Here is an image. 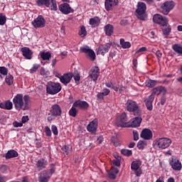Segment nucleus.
I'll return each instance as SVG.
<instances>
[{"mask_svg": "<svg viewBox=\"0 0 182 182\" xmlns=\"http://www.w3.org/2000/svg\"><path fill=\"white\" fill-rule=\"evenodd\" d=\"M125 109L129 113H133L134 116H141V109L139 104L133 100H128L125 103Z\"/></svg>", "mask_w": 182, "mask_h": 182, "instance_id": "nucleus-1", "label": "nucleus"}, {"mask_svg": "<svg viewBox=\"0 0 182 182\" xmlns=\"http://www.w3.org/2000/svg\"><path fill=\"white\" fill-rule=\"evenodd\" d=\"M55 171H56V167L55 166V164H52L49 170L43 171L38 174V181L48 182L49 179L52 177V175L54 174Z\"/></svg>", "mask_w": 182, "mask_h": 182, "instance_id": "nucleus-2", "label": "nucleus"}, {"mask_svg": "<svg viewBox=\"0 0 182 182\" xmlns=\"http://www.w3.org/2000/svg\"><path fill=\"white\" fill-rule=\"evenodd\" d=\"M62 90V85L60 83H56L54 82H48L46 85V93L48 95H57Z\"/></svg>", "mask_w": 182, "mask_h": 182, "instance_id": "nucleus-3", "label": "nucleus"}, {"mask_svg": "<svg viewBox=\"0 0 182 182\" xmlns=\"http://www.w3.org/2000/svg\"><path fill=\"white\" fill-rule=\"evenodd\" d=\"M146 9H147L146 3L139 1L137 4V9H136V16L138 19H140V21H146V18H147V16L146 15Z\"/></svg>", "mask_w": 182, "mask_h": 182, "instance_id": "nucleus-4", "label": "nucleus"}, {"mask_svg": "<svg viewBox=\"0 0 182 182\" xmlns=\"http://www.w3.org/2000/svg\"><path fill=\"white\" fill-rule=\"evenodd\" d=\"M116 124L118 127H129V117L126 112H122L117 117Z\"/></svg>", "mask_w": 182, "mask_h": 182, "instance_id": "nucleus-5", "label": "nucleus"}, {"mask_svg": "<svg viewBox=\"0 0 182 182\" xmlns=\"http://www.w3.org/2000/svg\"><path fill=\"white\" fill-rule=\"evenodd\" d=\"M154 142L160 150H165V149L170 147V144H171V139L166 137L158 138L154 141Z\"/></svg>", "mask_w": 182, "mask_h": 182, "instance_id": "nucleus-6", "label": "nucleus"}, {"mask_svg": "<svg viewBox=\"0 0 182 182\" xmlns=\"http://www.w3.org/2000/svg\"><path fill=\"white\" fill-rule=\"evenodd\" d=\"M153 22L162 28L168 25V19L166 16H163L161 14H156L153 16Z\"/></svg>", "mask_w": 182, "mask_h": 182, "instance_id": "nucleus-7", "label": "nucleus"}, {"mask_svg": "<svg viewBox=\"0 0 182 182\" xmlns=\"http://www.w3.org/2000/svg\"><path fill=\"white\" fill-rule=\"evenodd\" d=\"M174 6H176V4L173 1H165L161 6V13L164 15H168L170 14V11L173 9Z\"/></svg>", "mask_w": 182, "mask_h": 182, "instance_id": "nucleus-8", "label": "nucleus"}, {"mask_svg": "<svg viewBox=\"0 0 182 182\" xmlns=\"http://www.w3.org/2000/svg\"><path fill=\"white\" fill-rule=\"evenodd\" d=\"M31 23L35 29H38L39 28H45L46 21L45 20V18H43V16L38 15V17L31 22Z\"/></svg>", "mask_w": 182, "mask_h": 182, "instance_id": "nucleus-9", "label": "nucleus"}, {"mask_svg": "<svg viewBox=\"0 0 182 182\" xmlns=\"http://www.w3.org/2000/svg\"><path fill=\"white\" fill-rule=\"evenodd\" d=\"M13 103L16 110H21L23 106V95L17 94L13 99Z\"/></svg>", "mask_w": 182, "mask_h": 182, "instance_id": "nucleus-10", "label": "nucleus"}, {"mask_svg": "<svg viewBox=\"0 0 182 182\" xmlns=\"http://www.w3.org/2000/svg\"><path fill=\"white\" fill-rule=\"evenodd\" d=\"M58 9L64 15H69V14H73L75 10L70 7V5L68 3H63L58 6Z\"/></svg>", "mask_w": 182, "mask_h": 182, "instance_id": "nucleus-11", "label": "nucleus"}, {"mask_svg": "<svg viewBox=\"0 0 182 182\" xmlns=\"http://www.w3.org/2000/svg\"><path fill=\"white\" fill-rule=\"evenodd\" d=\"M105 86L112 89V90H114V92H119V93H123V92H124L126 90V87L123 86V85H117L116 83H113L112 82H106Z\"/></svg>", "mask_w": 182, "mask_h": 182, "instance_id": "nucleus-12", "label": "nucleus"}, {"mask_svg": "<svg viewBox=\"0 0 182 182\" xmlns=\"http://www.w3.org/2000/svg\"><path fill=\"white\" fill-rule=\"evenodd\" d=\"M50 113L54 117L62 116V107L58 104H54L51 106Z\"/></svg>", "mask_w": 182, "mask_h": 182, "instance_id": "nucleus-13", "label": "nucleus"}, {"mask_svg": "<svg viewBox=\"0 0 182 182\" xmlns=\"http://www.w3.org/2000/svg\"><path fill=\"white\" fill-rule=\"evenodd\" d=\"M169 164L175 171H180L182 168L181 161L177 159L171 158L169 159Z\"/></svg>", "mask_w": 182, "mask_h": 182, "instance_id": "nucleus-14", "label": "nucleus"}, {"mask_svg": "<svg viewBox=\"0 0 182 182\" xmlns=\"http://www.w3.org/2000/svg\"><path fill=\"white\" fill-rule=\"evenodd\" d=\"M73 77V74L71 73H67L63 74V75H60L59 77L60 82L63 83L65 86H68L69 83H70V80H72V78Z\"/></svg>", "mask_w": 182, "mask_h": 182, "instance_id": "nucleus-15", "label": "nucleus"}, {"mask_svg": "<svg viewBox=\"0 0 182 182\" xmlns=\"http://www.w3.org/2000/svg\"><path fill=\"white\" fill-rule=\"evenodd\" d=\"M89 75L93 82H97V79L100 75V69H99L97 66H95L91 68L89 72Z\"/></svg>", "mask_w": 182, "mask_h": 182, "instance_id": "nucleus-16", "label": "nucleus"}, {"mask_svg": "<svg viewBox=\"0 0 182 182\" xmlns=\"http://www.w3.org/2000/svg\"><path fill=\"white\" fill-rule=\"evenodd\" d=\"M119 5V0H105V6L107 11H113L114 6Z\"/></svg>", "mask_w": 182, "mask_h": 182, "instance_id": "nucleus-17", "label": "nucleus"}, {"mask_svg": "<svg viewBox=\"0 0 182 182\" xmlns=\"http://www.w3.org/2000/svg\"><path fill=\"white\" fill-rule=\"evenodd\" d=\"M134 116H136V117L132 119L130 124H128V127H140V124H141V122H143L141 115H134Z\"/></svg>", "mask_w": 182, "mask_h": 182, "instance_id": "nucleus-18", "label": "nucleus"}, {"mask_svg": "<svg viewBox=\"0 0 182 182\" xmlns=\"http://www.w3.org/2000/svg\"><path fill=\"white\" fill-rule=\"evenodd\" d=\"M140 137L144 140H151L153 139V132L150 129L145 128L141 131Z\"/></svg>", "mask_w": 182, "mask_h": 182, "instance_id": "nucleus-19", "label": "nucleus"}, {"mask_svg": "<svg viewBox=\"0 0 182 182\" xmlns=\"http://www.w3.org/2000/svg\"><path fill=\"white\" fill-rule=\"evenodd\" d=\"M111 47H112V45H110V43H107L105 45H100V46L97 49V54L105 56V54L107 53V52H109V50H110Z\"/></svg>", "mask_w": 182, "mask_h": 182, "instance_id": "nucleus-20", "label": "nucleus"}, {"mask_svg": "<svg viewBox=\"0 0 182 182\" xmlns=\"http://www.w3.org/2000/svg\"><path fill=\"white\" fill-rule=\"evenodd\" d=\"M99 124L97 119H95L87 126V132L90 133H96L97 130V124Z\"/></svg>", "mask_w": 182, "mask_h": 182, "instance_id": "nucleus-21", "label": "nucleus"}, {"mask_svg": "<svg viewBox=\"0 0 182 182\" xmlns=\"http://www.w3.org/2000/svg\"><path fill=\"white\" fill-rule=\"evenodd\" d=\"M73 107H79V109H82V110H87L89 109V103L86 101L78 100L73 103Z\"/></svg>", "mask_w": 182, "mask_h": 182, "instance_id": "nucleus-22", "label": "nucleus"}, {"mask_svg": "<svg viewBox=\"0 0 182 182\" xmlns=\"http://www.w3.org/2000/svg\"><path fill=\"white\" fill-rule=\"evenodd\" d=\"M167 94V89L166 87L163 86H158L152 90V94L154 96V95H156V96H159V95H166Z\"/></svg>", "mask_w": 182, "mask_h": 182, "instance_id": "nucleus-23", "label": "nucleus"}, {"mask_svg": "<svg viewBox=\"0 0 182 182\" xmlns=\"http://www.w3.org/2000/svg\"><path fill=\"white\" fill-rule=\"evenodd\" d=\"M153 102H154V95H151L144 100V103L146 106L147 110L151 112L153 110Z\"/></svg>", "mask_w": 182, "mask_h": 182, "instance_id": "nucleus-24", "label": "nucleus"}, {"mask_svg": "<svg viewBox=\"0 0 182 182\" xmlns=\"http://www.w3.org/2000/svg\"><path fill=\"white\" fill-rule=\"evenodd\" d=\"M12 107H14L12 102L6 101L5 102L0 103V108L4 110H12Z\"/></svg>", "mask_w": 182, "mask_h": 182, "instance_id": "nucleus-25", "label": "nucleus"}, {"mask_svg": "<svg viewBox=\"0 0 182 182\" xmlns=\"http://www.w3.org/2000/svg\"><path fill=\"white\" fill-rule=\"evenodd\" d=\"M32 55H33V52H32V50L29 49V48L28 47L23 48V57L25 58V59L31 60V59H32Z\"/></svg>", "mask_w": 182, "mask_h": 182, "instance_id": "nucleus-26", "label": "nucleus"}, {"mask_svg": "<svg viewBox=\"0 0 182 182\" xmlns=\"http://www.w3.org/2000/svg\"><path fill=\"white\" fill-rule=\"evenodd\" d=\"M47 163L48 162L46 161V160H45L43 159L38 160L36 162V166H37L38 170H43V168H46V166H47Z\"/></svg>", "mask_w": 182, "mask_h": 182, "instance_id": "nucleus-27", "label": "nucleus"}, {"mask_svg": "<svg viewBox=\"0 0 182 182\" xmlns=\"http://www.w3.org/2000/svg\"><path fill=\"white\" fill-rule=\"evenodd\" d=\"M18 152L14 149H11L8 151V152L6 154L5 158L6 160H9V159H14L15 157H18Z\"/></svg>", "mask_w": 182, "mask_h": 182, "instance_id": "nucleus-28", "label": "nucleus"}, {"mask_svg": "<svg viewBox=\"0 0 182 182\" xmlns=\"http://www.w3.org/2000/svg\"><path fill=\"white\" fill-rule=\"evenodd\" d=\"M104 29L107 36H112V35L113 34L114 29L113 25L107 24L104 27Z\"/></svg>", "mask_w": 182, "mask_h": 182, "instance_id": "nucleus-29", "label": "nucleus"}, {"mask_svg": "<svg viewBox=\"0 0 182 182\" xmlns=\"http://www.w3.org/2000/svg\"><path fill=\"white\" fill-rule=\"evenodd\" d=\"M36 4L38 6H46L50 8V0H37Z\"/></svg>", "mask_w": 182, "mask_h": 182, "instance_id": "nucleus-30", "label": "nucleus"}, {"mask_svg": "<svg viewBox=\"0 0 182 182\" xmlns=\"http://www.w3.org/2000/svg\"><path fill=\"white\" fill-rule=\"evenodd\" d=\"M173 50L177 53V55H182V46L181 44H173L172 46Z\"/></svg>", "mask_w": 182, "mask_h": 182, "instance_id": "nucleus-31", "label": "nucleus"}, {"mask_svg": "<svg viewBox=\"0 0 182 182\" xmlns=\"http://www.w3.org/2000/svg\"><path fill=\"white\" fill-rule=\"evenodd\" d=\"M119 42L122 49H129L132 48V43L129 41H125L124 38H120Z\"/></svg>", "mask_w": 182, "mask_h": 182, "instance_id": "nucleus-32", "label": "nucleus"}, {"mask_svg": "<svg viewBox=\"0 0 182 182\" xmlns=\"http://www.w3.org/2000/svg\"><path fill=\"white\" fill-rule=\"evenodd\" d=\"M40 56L43 60H49V59L52 58V54H50V52L41 51L40 53Z\"/></svg>", "mask_w": 182, "mask_h": 182, "instance_id": "nucleus-33", "label": "nucleus"}, {"mask_svg": "<svg viewBox=\"0 0 182 182\" xmlns=\"http://www.w3.org/2000/svg\"><path fill=\"white\" fill-rule=\"evenodd\" d=\"M24 100V108L23 110H28L31 107V99L29 98V96L25 95L23 97Z\"/></svg>", "mask_w": 182, "mask_h": 182, "instance_id": "nucleus-34", "label": "nucleus"}, {"mask_svg": "<svg viewBox=\"0 0 182 182\" xmlns=\"http://www.w3.org/2000/svg\"><path fill=\"white\" fill-rule=\"evenodd\" d=\"M89 22L91 26H96V25H99V22H100V18H99V17L97 16H95V17L91 18Z\"/></svg>", "mask_w": 182, "mask_h": 182, "instance_id": "nucleus-35", "label": "nucleus"}, {"mask_svg": "<svg viewBox=\"0 0 182 182\" xmlns=\"http://www.w3.org/2000/svg\"><path fill=\"white\" fill-rule=\"evenodd\" d=\"M139 168H140V162L139 161H132L131 164V169L134 171L139 170Z\"/></svg>", "mask_w": 182, "mask_h": 182, "instance_id": "nucleus-36", "label": "nucleus"}, {"mask_svg": "<svg viewBox=\"0 0 182 182\" xmlns=\"http://www.w3.org/2000/svg\"><path fill=\"white\" fill-rule=\"evenodd\" d=\"M78 35L81 36V38H85V36L87 35V31H86V27H85V26H80V29L78 32Z\"/></svg>", "mask_w": 182, "mask_h": 182, "instance_id": "nucleus-37", "label": "nucleus"}, {"mask_svg": "<svg viewBox=\"0 0 182 182\" xmlns=\"http://www.w3.org/2000/svg\"><path fill=\"white\" fill-rule=\"evenodd\" d=\"M68 113L71 117H76L77 115V109H76V107H74L73 105V107L70 108Z\"/></svg>", "mask_w": 182, "mask_h": 182, "instance_id": "nucleus-38", "label": "nucleus"}, {"mask_svg": "<svg viewBox=\"0 0 182 182\" xmlns=\"http://www.w3.org/2000/svg\"><path fill=\"white\" fill-rule=\"evenodd\" d=\"M85 55L86 56H88L90 60H92V62L96 59V53H95V51L92 49L90 50L89 52Z\"/></svg>", "mask_w": 182, "mask_h": 182, "instance_id": "nucleus-39", "label": "nucleus"}, {"mask_svg": "<svg viewBox=\"0 0 182 182\" xmlns=\"http://www.w3.org/2000/svg\"><path fill=\"white\" fill-rule=\"evenodd\" d=\"M6 83L9 85V86H11V85L14 83V76L9 75L6 77Z\"/></svg>", "mask_w": 182, "mask_h": 182, "instance_id": "nucleus-40", "label": "nucleus"}, {"mask_svg": "<svg viewBox=\"0 0 182 182\" xmlns=\"http://www.w3.org/2000/svg\"><path fill=\"white\" fill-rule=\"evenodd\" d=\"M121 154H123V156H127V157H130L133 154V151L129 149H122Z\"/></svg>", "mask_w": 182, "mask_h": 182, "instance_id": "nucleus-41", "label": "nucleus"}, {"mask_svg": "<svg viewBox=\"0 0 182 182\" xmlns=\"http://www.w3.org/2000/svg\"><path fill=\"white\" fill-rule=\"evenodd\" d=\"M147 51V48L146 47H141L138 50L136 51L135 55H137V56H140V55H143L144 52Z\"/></svg>", "mask_w": 182, "mask_h": 182, "instance_id": "nucleus-42", "label": "nucleus"}, {"mask_svg": "<svg viewBox=\"0 0 182 182\" xmlns=\"http://www.w3.org/2000/svg\"><path fill=\"white\" fill-rule=\"evenodd\" d=\"M50 3L52 4H50V7L53 11H58V4H56V0H50Z\"/></svg>", "mask_w": 182, "mask_h": 182, "instance_id": "nucleus-43", "label": "nucleus"}, {"mask_svg": "<svg viewBox=\"0 0 182 182\" xmlns=\"http://www.w3.org/2000/svg\"><path fill=\"white\" fill-rule=\"evenodd\" d=\"M73 77H74L76 85H79L80 82V75L78 73H76L74 75H73Z\"/></svg>", "mask_w": 182, "mask_h": 182, "instance_id": "nucleus-44", "label": "nucleus"}, {"mask_svg": "<svg viewBox=\"0 0 182 182\" xmlns=\"http://www.w3.org/2000/svg\"><path fill=\"white\" fill-rule=\"evenodd\" d=\"M6 23V16L0 14V25L4 26Z\"/></svg>", "mask_w": 182, "mask_h": 182, "instance_id": "nucleus-45", "label": "nucleus"}, {"mask_svg": "<svg viewBox=\"0 0 182 182\" xmlns=\"http://www.w3.org/2000/svg\"><path fill=\"white\" fill-rule=\"evenodd\" d=\"M13 126L14 127H22V126H23V117H21V122H18L15 121L13 123Z\"/></svg>", "mask_w": 182, "mask_h": 182, "instance_id": "nucleus-46", "label": "nucleus"}, {"mask_svg": "<svg viewBox=\"0 0 182 182\" xmlns=\"http://www.w3.org/2000/svg\"><path fill=\"white\" fill-rule=\"evenodd\" d=\"M62 150L64 154H66V156L70 153V148L68 146L64 145L62 148Z\"/></svg>", "mask_w": 182, "mask_h": 182, "instance_id": "nucleus-47", "label": "nucleus"}, {"mask_svg": "<svg viewBox=\"0 0 182 182\" xmlns=\"http://www.w3.org/2000/svg\"><path fill=\"white\" fill-rule=\"evenodd\" d=\"M162 32L164 33V35H165L166 36H168V35H170V32H171V28L170 26L162 29Z\"/></svg>", "mask_w": 182, "mask_h": 182, "instance_id": "nucleus-48", "label": "nucleus"}, {"mask_svg": "<svg viewBox=\"0 0 182 182\" xmlns=\"http://www.w3.org/2000/svg\"><path fill=\"white\" fill-rule=\"evenodd\" d=\"M40 74L42 76H49L50 73L49 71H46V70H45V68H41L40 70Z\"/></svg>", "mask_w": 182, "mask_h": 182, "instance_id": "nucleus-49", "label": "nucleus"}, {"mask_svg": "<svg viewBox=\"0 0 182 182\" xmlns=\"http://www.w3.org/2000/svg\"><path fill=\"white\" fill-rule=\"evenodd\" d=\"M90 50H91V49L87 46H86L85 47H81L80 48V52H82V53H85V55L89 52Z\"/></svg>", "mask_w": 182, "mask_h": 182, "instance_id": "nucleus-50", "label": "nucleus"}, {"mask_svg": "<svg viewBox=\"0 0 182 182\" xmlns=\"http://www.w3.org/2000/svg\"><path fill=\"white\" fill-rule=\"evenodd\" d=\"M0 73L6 76V75H8V68L6 67H0Z\"/></svg>", "mask_w": 182, "mask_h": 182, "instance_id": "nucleus-51", "label": "nucleus"}, {"mask_svg": "<svg viewBox=\"0 0 182 182\" xmlns=\"http://www.w3.org/2000/svg\"><path fill=\"white\" fill-rule=\"evenodd\" d=\"M145 144H146L144 141H139L137 144V148L139 149V150H143V149H144Z\"/></svg>", "mask_w": 182, "mask_h": 182, "instance_id": "nucleus-52", "label": "nucleus"}, {"mask_svg": "<svg viewBox=\"0 0 182 182\" xmlns=\"http://www.w3.org/2000/svg\"><path fill=\"white\" fill-rule=\"evenodd\" d=\"M8 166L6 165H1L0 166V171L1 173H8Z\"/></svg>", "mask_w": 182, "mask_h": 182, "instance_id": "nucleus-53", "label": "nucleus"}, {"mask_svg": "<svg viewBox=\"0 0 182 182\" xmlns=\"http://www.w3.org/2000/svg\"><path fill=\"white\" fill-rule=\"evenodd\" d=\"M45 133L48 137H50L52 136V131H50V128H49V127H45Z\"/></svg>", "mask_w": 182, "mask_h": 182, "instance_id": "nucleus-54", "label": "nucleus"}, {"mask_svg": "<svg viewBox=\"0 0 182 182\" xmlns=\"http://www.w3.org/2000/svg\"><path fill=\"white\" fill-rule=\"evenodd\" d=\"M157 84V81L153 80H149L148 82V87H154V85Z\"/></svg>", "mask_w": 182, "mask_h": 182, "instance_id": "nucleus-55", "label": "nucleus"}, {"mask_svg": "<svg viewBox=\"0 0 182 182\" xmlns=\"http://www.w3.org/2000/svg\"><path fill=\"white\" fill-rule=\"evenodd\" d=\"M51 130L54 136H58L59 132H58V127L55 125H52Z\"/></svg>", "mask_w": 182, "mask_h": 182, "instance_id": "nucleus-56", "label": "nucleus"}, {"mask_svg": "<svg viewBox=\"0 0 182 182\" xmlns=\"http://www.w3.org/2000/svg\"><path fill=\"white\" fill-rule=\"evenodd\" d=\"M166 100H167V97H166V95H163L161 97V106H164V105H166Z\"/></svg>", "mask_w": 182, "mask_h": 182, "instance_id": "nucleus-57", "label": "nucleus"}, {"mask_svg": "<svg viewBox=\"0 0 182 182\" xmlns=\"http://www.w3.org/2000/svg\"><path fill=\"white\" fill-rule=\"evenodd\" d=\"M39 69V65L38 64H34L33 68H31L30 72L31 73H33V72H36Z\"/></svg>", "mask_w": 182, "mask_h": 182, "instance_id": "nucleus-58", "label": "nucleus"}, {"mask_svg": "<svg viewBox=\"0 0 182 182\" xmlns=\"http://www.w3.org/2000/svg\"><path fill=\"white\" fill-rule=\"evenodd\" d=\"M133 136L134 141H137L139 140V132L134 130L133 131Z\"/></svg>", "mask_w": 182, "mask_h": 182, "instance_id": "nucleus-59", "label": "nucleus"}, {"mask_svg": "<svg viewBox=\"0 0 182 182\" xmlns=\"http://www.w3.org/2000/svg\"><path fill=\"white\" fill-rule=\"evenodd\" d=\"M135 173V175L136 177H140L141 174L143 173V171H141V168H138L136 171H134Z\"/></svg>", "mask_w": 182, "mask_h": 182, "instance_id": "nucleus-60", "label": "nucleus"}, {"mask_svg": "<svg viewBox=\"0 0 182 182\" xmlns=\"http://www.w3.org/2000/svg\"><path fill=\"white\" fill-rule=\"evenodd\" d=\"M104 140H105V138H103V136H100L97 138L96 143H97V144H102V143H103Z\"/></svg>", "mask_w": 182, "mask_h": 182, "instance_id": "nucleus-61", "label": "nucleus"}, {"mask_svg": "<svg viewBox=\"0 0 182 182\" xmlns=\"http://www.w3.org/2000/svg\"><path fill=\"white\" fill-rule=\"evenodd\" d=\"M105 96H109V95L110 94V90L107 89V88H104L102 90V92Z\"/></svg>", "mask_w": 182, "mask_h": 182, "instance_id": "nucleus-62", "label": "nucleus"}, {"mask_svg": "<svg viewBox=\"0 0 182 182\" xmlns=\"http://www.w3.org/2000/svg\"><path fill=\"white\" fill-rule=\"evenodd\" d=\"M129 24V21L127 19L121 20L120 21V26H127V25Z\"/></svg>", "mask_w": 182, "mask_h": 182, "instance_id": "nucleus-63", "label": "nucleus"}, {"mask_svg": "<svg viewBox=\"0 0 182 182\" xmlns=\"http://www.w3.org/2000/svg\"><path fill=\"white\" fill-rule=\"evenodd\" d=\"M97 100H103L105 95L102 92H98L97 95Z\"/></svg>", "mask_w": 182, "mask_h": 182, "instance_id": "nucleus-64", "label": "nucleus"}]
</instances>
